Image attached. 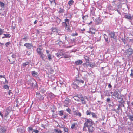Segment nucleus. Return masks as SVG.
<instances>
[{"mask_svg":"<svg viewBox=\"0 0 133 133\" xmlns=\"http://www.w3.org/2000/svg\"><path fill=\"white\" fill-rule=\"evenodd\" d=\"M11 44V43L9 42H7L5 44L6 47H8V46L10 44Z\"/></svg>","mask_w":133,"mask_h":133,"instance_id":"nucleus-44","label":"nucleus"},{"mask_svg":"<svg viewBox=\"0 0 133 133\" xmlns=\"http://www.w3.org/2000/svg\"><path fill=\"white\" fill-rule=\"evenodd\" d=\"M105 40L106 41L107 43H108L109 42V41H108V38H105Z\"/></svg>","mask_w":133,"mask_h":133,"instance_id":"nucleus-63","label":"nucleus"},{"mask_svg":"<svg viewBox=\"0 0 133 133\" xmlns=\"http://www.w3.org/2000/svg\"><path fill=\"white\" fill-rule=\"evenodd\" d=\"M65 127L64 125H62L61 127L60 128H64Z\"/></svg>","mask_w":133,"mask_h":133,"instance_id":"nucleus-60","label":"nucleus"},{"mask_svg":"<svg viewBox=\"0 0 133 133\" xmlns=\"http://www.w3.org/2000/svg\"><path fill=\"white\" fill-rule=\"evenodd\" d=\"M3 87L5 89H9V87L7 85H4Z\"/></svg>","mask_w":133,"mask_h":133,"instance_id":"nucleus-46","label":"nucleus"},{"mask_svg":"<svg viewBox=\"0 0 133 133\" xmlns=\"http://www.w3.org/2000/svg\"><path fill=\"white\" fill-rule=\"evenodd\" d=\"M56 56H57V57H60V54H59L58 53H56Z\"/></svg>","mask_w":133,"mask_h":133,"instance_id":"nucleus-52","label":"nucleus"},{"mask_svg":"<svg viewBox=\"0 0 133 133\" xmlns=\"http://www.w3.org/2000/svg\"><path fill=\"white\" fill-rule=\"evenodd\" d=\"M4 3L0 2V6L2 7H4Z\"/></svg>","mask_w":133,"mask_h":133,"instance_id":"nucleus-41","label":"nucleus"},{"mask_svg":"<svg viewBox=\"0 0 133 133\" xmlns=\"http://www.w3.org/2000/svg\"><path fill=\"white\" fill-rule=\"evenodd\" d=\"M119 103H120V104H119V105L120 106L123 107H124V104L125 103V101L123 100L122 98L121 100L119 101Z\"/></svg>","mask_w":133,"mask_h":133,"instance_id":"nucleus-14","label":"nucleus"},{"mask_svg":"<svg viewBox=\"0 0 133 133\" xmlns=\"http://www.w3.org/2000/svg\"><path fill=\"white\" fill-rule=\"evenodd\" d=\"M88 17V15H86L84 16H83L82 17V18L83 20H86Z\"/></svg>","mask_w":133,"mask_h":133,"instance_id":"nucleus-33","label":"nucleus"},{"mask_svg":"<svg viewBox=\"0 0 133 133\" xmlns=\"http://www.w3.org/2000/svg\"><path fill=\"white\" fill-rule=\"evenodd\" d=\"M84 119L85 120V122L84 124L83 130V131H87V128L92 125L94 124V122L91 119H88L85 118Z\"/></svg>","mask_w":133,"mask_h":133,"instance_id":"nucleus-1","label":"nucleus"},{"mask_svg":"<svg viewBox=\"0 0 133 133\" xmlns=\"http://www.w3.org/2000/svg\"><path fill=\"white\" fill-rule=\"evenodd\" d=\"M84 58L85 59L86 61V63H89V57L86 56L84 55Z\"/></svg>","mask_w":133,"mask_h":133,"instance_id":"nucleus-16","label":"nucleus"},{"mask_svg":"<svg viewBox=\"0 0 133 133\" xmlns=\"http://www.w3.org/2000/svg\"><path fill=\"white\" fill-rule=\"evenodd\" d=\"M26 54L28 56H29L30 55V53L28 51H27Z\"/></svg>","mask_w":133,"mask_h":133,"instance_id":"nucleus-56","label":"nucleus"},{"mask_svg":"<svg viewBox=\"0 0 133 133\" xmlns=\"http://www.w3.org/2000/svg\"><path fill=\"white\" fill-rule=\"evenodd\" d=\"M125 52L126 55H128V56L129 57L130 56H131L133 53L132 49L131 48H129L125 51Z\"/></svg>","mask_w":133,"mask_h":133,"instance_id":"nucleus-6","label":"nucleus"},{"mask_svg":"<svg viewBox=\"0 0 133 133\" xmlns=\"http://www.w3.org/2000/svg\"><path fill=\"white\" fill-rule=\"evenodd\" d=\"M5 75L2 76V75H0V78L3 77L4 78H5Z\"/></svg>","mask_w":133,"mask_h":133,"instance_id":"nucleus-59","label":"nucleus"},{"mask_svg":"<svg viewBox=\"0 0 133 133\" xmlns=\"http://www.w3.org/2000/svg\"><path fill=\"white\" fill-rule=\"evenodd\" d=\"M87 128V131L89 133H92L94 131L95 128L94 127H93L92 125L88 127Z\"/></svg>","mask_w":133,"mask_h":133,"instance_id":"nucleus-5","label":"nucleus"},{"mask_svg":"<svg viewBox=\"0 0 133 133\" xmlns=\"http://www.w3.org/2000/svg\"><path fill=\"white\" fill-rule=\"evenodd\" d=\"M24 46H26L27 48L29 49H31L33 47L32 43H28L25 44H24Z\"/></svg>","mask_w":133,"mask_h":133,"instance_id":"nucleus-8","label":"nucleus"},{"mask_svg":"<svg viewBox=\"0 0 133 133\" xmlns=\"http://www.w3.org/2000/svg\"><path fill=\"white\" fill-rule=\"evenodd\" d=\"M29 63L27 61L25 63H23L22 64V65L23 67H24L26 66L29 64Z\"/></svg>","mask_w":133,"mask_h":133,"instance_id":"nucleus-24","label":"nucleus"},{"mask_svg":"<svg viewBox=\"0 0 133 133\" xmlns=\"http://www.w3.org/2000/svg\"><path fill=\"white\" fill-rule=\"evenodd\" d=\"M108 87L109 88H111L112 87V86H111V84H109V85H108Z\"/></svg>","mask_w":133,"mask_h":133,"instance_id":"nucleus-61","label":"nucleus"},{"mask_svg":"<svg viewBox=\"0 0 133 133\" xmlns=\"http://www.w3.org/2000/svg\"><path fill=\"white\" fill-rule=\"evenodd\" d=\"M51 56V55L50 54H48L47 55L48 59L49 61L51 60L52 59Z\"/></svg>","mask_w":133,"mask_h":133,"instance_id":"nucleus-31","label":"nucleus"},{"mask_svg":"<svg viewBox=\"0 0 133 133\" xmlns=\"http://www.w3.org/2000/svg\"><path fill=\"white\" fill-rule=\"evenodd\" d=\"M40 55V57L42 60H44L45 57V55L43 53H41L39 54Z\"/></svg>","mask_w":133,"mask_h":133,"instance_id":"nucleus-23","label":"nucleus"},{"mask_svg":"<svg viewBox=\"0 0 133 133\" xmlns=\"http://www.w3.org/2000/svg\"><path fill=\"white\" fill-rule=\"evenodd\" d=\"M1 131L2 132L4 133V132H5L6 131V130L4 129H2L1 130Z\"/></svg>","mask_w":133,"mask_h":133,"instance_id":"nucleus-54","label":"nucleus"},{"mask_svg":"<svg viewBox=\"0 0 133 133\" xmlns=\"http://www.w3.org/2000/svg\"><path fill=\"white\" fill-rule=\"evenodd\" d=\"M80 97V96H75L73 97V98L76 101L79 102V98Z\"/></svg>","mask_w":133,"mask_h":133,"instance_id":"nucleus-18","label":"nucleus"},{"mask_svg":"<svg viewBox=\"0 0 133 133\" xmlns=\"http://www.w3.org/2000/svg\"><path fill=\"white\" fill-rule=\"evenodd\" d=\"M29 82L28 84H29L31 86H32L33 85L34 83L31 80L29 81Z\"/></svg>","mask_w":133,"mask_h":133,"instance_id":"nucleus-30","label":"nucleus"},{"mask_svg":"<svg viewBox=\"0 0 133 133\" xmlns=\"http://www.w3.org/2000/svg\"><path fill=\"white\" fill-rule=\"evenodd\" d=\"M37 22V20H36L34 22V24H36Z\"/></svg>","mask_w":133,"mask_h":133,"instance_id":"nucleus-62","label":"nucleus"},{"mask_svg":"<svg viewBox=\"0 0 133 133\" xmlns=\"http://www.w3.org/2000/svg\"><path fill=\"white\" fill-rule=\"evenodd\" d=\"M12 92L10 90H9V91L8 94L9 95H10L11 94H12Z\"/></svg>","mask_w":133,"mask_h":133,"instance_id":"nucleus-53","label":"nucleus"},{"mask_svg":"<svg viewBox=\"0 0 133 133\" xmlns=\"http://www.w3.org/2000/svg\"><path fill=\"white\" fill-rule=\"evenodd\" d=\"M110 99L109 98H107L106 99V101L107 102L109 103L110 102Z\"/></svg>","mask_w":133,"mask_h":133,"instance_id":"nucleus-51","label":"nucleus"},{"mask_svg":"<svg viewBox=\"0 0 133 133\" xmlns=\"http://www.w3.org/2000/svg\"><path fill=\"white\" fill-rule=\"evenodd\" d=\"M28 130H29L30 131H32L33 128L32 127H29L28 128Z\"/></svg>","mask_w":133,"mask_h":133,"instance_id":"nucleus-49","label":"nucleus"},{"mask_svg":"<svg viewBox=\"0 0 133 133\" xmlns=\"http://www.w3.org/2000/svg\"><path fill=\"white\" fill-rule=\"evenodd\" d=\"M49 51L48 50H46V53L48 54L49 53Z\"/></svg>","mask_w":133,"mask_h":133,"instance_id":"nucleus-64","label":"nucleus"},{"mask_svg":"<svg viewBox=\"0 0 133 133\" xmlns=\"http://www.w3.org/2000/svg\"><path fill=\"white\" fill-rule=\"evenodd\" d=\"M96 10L95 8L93 7H91L90 9V13L92 15L94 16L95 14V11Z\"/></svg>","mask_w":133,"mask_h":133,"instance_id":"nucleus-10","label":"nucleus"},{"mask_svg":"<svg viewBox=\"0 0 133 133\" xmlns=\"http://www.w3.org/2000/svg\"><path fill=\"white\" fill-rule=\"evenodd\" d=\"M9 112H8L5 111L4 115V117L6 118H7V116L8 115H9Z\"/></svg>","mask_w":133,"mask_h":133,"instance_id":"nucleus-38","label":"nucleus"},{"mask_svg":"<svg viewBox=\"0 0 133 133\" xmlns=\"http://www.w3.org/2000/svg\"><path fill=\"white\" fill-rule=\"evenodd\" d=\"M52 31L56 33L58 32V29L55 27H52L51 29Z\"/></svg>","mask_w":133,"mask_h":133,"instance_id":"nucleus-19","label":"nucleus"},{"mask_svg":"<svg viewBox=\"0 0 133 133\" xmlns=\"http://www.w3.org/2000/svg\"><path fill=\"white\" fill-rule=\"evenodd\" d=\"M119 89L115 90L112 95L113 98L114 99L117 98L118 99H120V95L119 94Z\"/></svg>","mask_w":133,"mask_h":133,"instance_id":"nucleus-4","label":"nucleus"},{"mask_svg":"<svg viewBox=\"0 0 133 133\" xmlns=\"http://www.w3.org/2000/svg\"><path fill=\"white\" fill-rule=\"evenodd\" d=\"M63 131L64 133L68 132V128L65 127Z\"/></svg>","mask_w":133,"mask_h":133,"instance_id":"nucleus-34","label":"nucleus"},{"mask_svg":"<svg viewBox=\"0 0 133 133\" xmlns=\"http://www.w3.org/2000/svg\"><path fill=\"white\" fill-rule=\"evenodd\" d=\"M77 123H73L71 124V129L73 130L74 129L77 127Z\"/></svg>","mask_w":133,"mask_h":133,"instance_id":"nucleus-12","label":"nucleus"},{"mask_svg":"<svg viewBox=\"0 0 133 133\" xmlns=\"http://www.w3.org/2000/svg\"><path fill=\"white\" fill-rule=\"evenodd\" d=\"M110 36H111V37L112 38H114V34H109Z\"/></svg>","mask_w":133,"mask_h":133,"instance_id":"nucleus-48","label":"nucleus"},{"mask_svg":"<svg viewBox=\"0 0 133 133\" xmlns=\"http://www.w3.org/2000/svg\"><path fill=\"white\" fill-rule=\"evenodd\" d=\"M131 73L130 74V76L131 77H132L133 76V70H131Z\"/></svg>","mask_w":133,"mask_h":133,"instance_id":"nucleus-50","label":"nucleus"},{"mask_svg":"<svg viewBox=\"0 0 133 133\" xmlns=\"http://www.w3.org/2000/svg\"><path fill=\"white\" fill-rule=\"evenodd\" d=\"M33 131L35 133H38L39 132V131L37 129H34Z\"/></svg>","mask_w":133,"mask_h":133,"instance_id":"nucleus-47","label":"nucleus"},{"mask_svg":"<svg viewBox=\"0 0 133 133\" xmlns=\"http://www.w3.org/2000/svg\"><path fill=\"white\" fill-rule=\"evenodd\" d=\"M31 74L34 77H36L38 76V73L35 71H32Z\"/></svg>","mask_w":133,"mask_h":133,"instance_id":"nucleus-17","label":"nucleus"},{"mask_svg":"<svg viewBox=\"0 0 133 133\" xmlns=\"http://www.w3.org/2000/svg\"><path fill=\"white\" fill-rule=\"evenodd\" d=\"M0 115L1 116L2 118H3V114L1 112H0Z\"/></svg>","mask_w":133,"mask_h":133,"instance_id":"nucleus-57","label":"nucleus"},{"mask_svg":"<svg viewBox=\"0 0 133 133\" xmlns=\"http://www.w3.org/2000/svg\"><path fill=\"white\" fill-rule=\"evenodd\" d=\"M56 22L58 24H59L60 23V22H61V19L58 17H57L56 18Z\"/></svg>","mask_w":133,"mask_h":133,"instance_id":"nucleus-26","label":"nucleus"},{"mask_svg":"<svg viewBox=\"0 0 133 133\" xmlns=\"http://www.w3.org/2000/svg\"><path fill=\"white\" fill-rule=\"evenodd\" d=\"M28 37L27 36H25L23 38V39L25 41H27V40L28 39Z\"/></svg>","mask_w":133,"mask_h":133,"instance_id":"nucleus-45","label":"nucleus"},{"mask_svg":"<svg viewBox=\"0 0 133 133\" xmlns=\"http://www.w3.org/2000/svg\"><path fill=\"white\" fill-rule=\"evenodd\" d=\"M11 108L10 107H8L5 110V111L10 113L11 111Z\"/></svg>","mask_w":133,"mask_h":133,"instance_id":"nucleus-25","label":"nucleus"},{"mask_svg":"<svg viewBox=\"0 0 133 133\" xmlns=\"http://www.w3.org/2000/svg\"><path fill=\"white\" fill-rule=\"evenodd\" d=\"M3 30L0 28V33H2L3 31Z\"/></svg>","mask_w":133,"mask_h":133,"instance_id":"nucleus-58","label":"nucleus"},{"mask_svg":"<svg viewBox=\"0 0 133 133\" xmlns=\"http://www.w3.org/2000/svg\"><path fill=\"white\" fill-rule=\"evenodd\" d=\"M74 114L76 116H79V117L81 116V114L80 112L77 111H75L74 112Z\"/></svg>","mask_w":133,"mask_h":133,"instance_id":"nucleus-15","label":"nucleus"},{"mask_svg":"<svg viewBox=\"0 0 133 133\" xmlns=\"http://www.w3.org/2000/svg\"><path fill=\"white\" fill-rule=\"evenodd\" d=\"M63 55L64 57L65 58H67L70 57L69 55L66 54H64Z\"/></svg>","mask_w":133,"mask_h":133,"instance_id":"nucleus-42","label":"nucleus"},{"mask_svg":"<svg viewBox=\"0 0 133 133\" xmlns=\"http://www.w3.org/2000/svg\"><path fill=\"white\" fill-rule=\"evenodd\" d=\"M67 116V115H64L63 116V118L64 119H66V117Z\"/></svg>","mask_w":133,"mask_h":133,"instance_id":"nucleus-55","label":"nucleus"},{"mask_svg":"<svg viewBox=\"0 0 133 133\" xmlns=\"http://www.w3.org/2000/svg\"><path fill=\"white\" fill-rule=\"evenodd\" d=\"M95 65V63H92L90 64H88V65L90 67H94Z\"/></svg>","mask_w":133,"mask_h":133,"instance_id":"nucleus-28","label":"nucleus"},{"mask_svg":"<svg viewBox=\"0 0 133 133\" xmlns=\"http://www.w3.org/2000/svg\"><path fill=\"white\" fill-rule=\"evenodd\" d=\"M91 115H92V117H93L95 118H97V116L95 114V113L92 112Z\"/></svg>","mask_w":133,"mask_h":133,"instance_id":"nucleus-40","label":"nucleus"},{"mask_svg":"<svg viewBox=\"0 0 133 133\" xmlns=\"http://www.w3.org/2000/svg\"><path fill=\"white\" fill-rule=\"evenodd\" d=\"M133 17V16H132L129 15H127L125 16V18L129 19H131Z\"/></svg>","mask_w":133,"mask_h":133,"instance_id":"nucleus-32","label":"nucleus"},{"mask_svg":"<svg viewBox=\"0 0 133 133\" xmlns=\"http://www.w3.org/2000/svg\"><path fill=\"white\" fill-rule=\"evenodd\" d=\"M128 117L130 120L133 121V115H129Z\"/></svg>","mask_w":133,"mask_h":133,"instance_id":"nucleus-36","label":"nucleus"},{"mask_svg":"<svg viewBox=\"0 0 133 133\" xmlns=\"http://www.w3.org/2000/svg\"><path fill=\"white\" fill-rule=\"evenodd\" d=\"M64 22H63V26L65 28V29L69 32L71 31L70 27L71 26V24L69 23V20L66 18L64 20Z\"/></svg>","mask_w":133,"mask_h":133,"instance_id":"nucleus-3","label":"nucleus"},{"mask_svg":"<svg viewBox=\"0 0 133 133\" xmlns=\"http://www.w3.org/2000/svg\"><path fill=\"white\" fill-rule=\"evenodd\" d=\"M63 111L61 110L59 111V115L60 116H62L63 115Z\"/></svg>","mask_w":133,"mask_h":133,"instance_id":"nucleus-37","label":"nucleus"},{"mask_svg":"<svg viewBox=\"0 0 133 133\" xmlns=\"http://www.w3.org/2000/svg\"><path fill=\"white\" fill-rule=\"evenodd\" d=\"M11 57L13 58H16V55L15 54L13 53L12 54Z\"/></svg>","mask_w":133,"mask_h":133,"instance_id":"nucleus-43","label":"nucleus"},{"mask_svg":"<svg viewBox=\"0 0 133 133\" xmlns=\"http://www.w3.org/2000/svg\"><path fill=\"white\" fill-rule=\"evenodd\" d=\"M92 113L90 110H87L86 112V114L87 115H91Z\"/></svg>","mask_w":133,"mask_h":133,"instance_id":"nucleus-27","label":"nucleus"},{"mask_svg":"<svg viewBox=\"0 0 133 133\" xmlns=\"http://www.w3.org/2000/svg\"><path fill=\"white\" fill-rule=\"evenodd\" d=\"M4 35L6 38H9L11 36L9 34H4Z\"/></svg>","mask_w":133,"mask_h":133,"instance_id":"nucleus-35","label":"nucleus"},{"mask_svg":"<svg viewBox=\"0 0 133 133\" xmlns=\"http://www.w3.org/2000/svg\"><path fill=\"white\" fill-rule=\"evenodd\" d=\"M83 63V61L82 60H79L75 61V63L76 65H81Z\"/></svg>","mask_w":133,"mask_h":133,"instance_id":"nucleus-13","label":"nucleus"},{"mask_svg":"<svg viewBox=\"0 0 133 133\" xmlns=\"http://www.w3.org/2000/svg\"><path fill=\"white\" fill-rule=\"evenodd\" d=\"M36 94L38 96L37 97L40 100H43L44 99V97L43 96L41 95L39 93L37 92L36 93Z\"/></svg>","mask_w":133,"mask_h":133,"instance_id":"nucleus-11","label":"nucleus"},{"mask_svg":"<svg viewBox=\"0 0 133 133\" xmlns=\"http://www.w3.org/2000/svg\"><path fill=\"white\" fill-rule=\"evenodd\" d=\"M66 111L69 114H71V110L70 108H68L67 109H66Z\"/></svg>","mask_w":133,"mask_h":133,"instance_id":"nucleus-39","label":"nucleus"},{"mask_svg":"<svg viewBox=\"0 0 133 133\" xmlns=\"http://www.w3.org/2000/svg\"><path fill=\"white\" fill-rule=\"evenodd\" d=\"M43 49V48L41 46L39 45L38 47V48H37L36 51L37 53L39 54H41V53H42V50Z\"/></svg>","mask_w":133,"mask_h":133,"instance_id":"nucleus-9","label":"nucleus"},{"mask_svg":"<svg viewBox=\"0 0 133 133\" xmlns=\"http://www.w3.org/2000/svg\"><path fill=\"white\" fill-rule=\"evenodd\" d=\"M79 102H81L82 104H85L86 103V101L84 98L83 96H80V97L79 98Z\"/></svg>","mask_w":133,"mask_h":133,"instance_id":"nucleus-7","label":"nucleus"},{"mask_svg":"<svg viewBox=\"0 0 133 133\" xmlns=\"http://www.w3.org/2000/svg\"><path fill=\"white\" fill-rule=\"evenodd\" d=\"M54 131L56 133H62V131L60 129H54Z\"/></svg>","mask_w":133,"mask_h":133,"instance_id":"nucleus-22","label":"nucleus"},{"mask_svg":"<svg viewBox=\"0 0 133 133\" xmlns=\"http://www.w3.org/2000/svg\"><path fill=\"white\" fill-rule=\"evenodd\" d=\"M74 1L73 0H70L68 2V4L69 6H71L73 4Z\"/></svg>","mask_w":133,"mask_h":133,"instance_id":"nucleus-21","label":"nucleus"},{"mask_svg":"<svg viewBox=\"0 0 133 133\" xmlns=\"http://www.w3.org/2000/svg\"><path fill=\"white\" fill-rule=\"evenodd\" d=\"M59 10L58 11V12L59 13H63L64 12L65 10L64 9H62L60 8L59 9Z\"/></svg>","mask_w":133,"mask_h":133,"instance_id":"nucleus-29","label":"nucleus"},{"mask_svg":"<svg viewBox=\"0 0 133 133\" xmlns=\"http://www.w3.org/2000/svg\"><path fill=\"white\" fill-rule=\"evenodd\" d=\"M70 99L67 98L64 101V103L66 105H68L70 102Z\"/></svg>","mask_w":133,"mask_h":133,"instance_id":"nucleus-20","label":"nucleus"},{"mask_svg":"<svg viewBox=\"0 0 133 133\" xmlns=\"http://www.w3.org/2000/svg\"><path fill=\"white\" fill-rule=\"evenodd\" d=\"M84 82V81L82 80L76 79L73 83L72 87L74 89H78L79 87H82Z\"/></svg>","mask_w":133,"mask_h":133,"instance_id":"nucleus-2","label":"nucleus"}]
</instances>
